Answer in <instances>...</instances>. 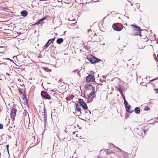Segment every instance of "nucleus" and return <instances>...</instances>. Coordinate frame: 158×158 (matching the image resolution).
I'll return each mask as SVG.
<instances>
[{
    "mask_svg": "<svg viewBox=\"0 0 158 158\" xmlns=\"http://www.w3.org/2000/svg\"><path fill=\"white\" fill-rule=\"evenodd\" d=\"M17 110L16 109L13 108L11 111L10 117L11 119L12 120H14L15 119V117L16 114Z\"/></svg>",
    "mask_w": 158,
    "mask_h": 158,
    "instance_id": "nucleus-1",
    "label": "nucleus"
},
{
    "mask_svg": "<svg viewBox=\"0 0 158 158\" xmlns=\"http://www.w3.org/2000/svg\"><path fill=\"white\" fill-rule=\"evenodd\" d=\"M140 27L135 26V29L134 30L133 34L134 35H139L140 36H141V35L140 34Z\"/></svg>",
    "mask_w": 158,
    "mask_h": 158,
    "instance_id": "nucleus-2",
    "label": "nucleus"
},
{
    "mask_svg": "<svg viewBox=\"0 0 158 158\" xmlns=\"http://www.w3.org/2000/svg\"><path fill=\"white\" fill-rule=\"evenodd\" d=\"M94 76L91 74H89L86 78V81L88 82L90 81L94 82Z\"/></svg>",
    "mask_w": 158,
    "mask_h": 158,
    "instance_id": "nucleus-3",
    "label": "nucleus"
},
{
    "mask_svg": "<svg viewBox=\"0 0 158 158\" xmlns=\"http://www.w3.org/2000/svg\"><path fill=\"white\" fill-rule=\"evenodd\" d=\"M41 95L42 97L46 99H50L51 97L49 95L47 94L45 91H42L41 92Z\"/></svg>",
    "mask_w": 158,
    "mask_h": 158,
    "instance_id": "nucleus-4",
    "label": "nucleus"
},
{
    "mask_svg": "<svg viewBox=\"0 0 158 158\" xmlns=\"http://www.w3.org/2000/svg\"><path fill=\"white\" fill-rule=\"evenodd\" d=\"M55 39V38L54 37L52 39H51L48 40L46 44L43 47V49H45V48H47L49 45L52 42H53Z\"/></svg>",
    "mask_w": 158,
    "mask_h": 158,
    "instance_id": "nucleus-5",
    "label": "nucleus"
},
{
    "mask_svg": "<svg viewBox=\"0 0 158 158\" xmlns=\"http://www.w3.org/2000/svg\"><path fill=\"white\" fill-rule=\"evenodd\" d=\"M88 59L92 63H95L99 61L98 59L94 57V56L90 58H88Z\"/></svg>",
    "mask_w": 158,
    "mask_h": 158,
    "instance_id": "nucleus-6",
    "label": "nucleus"
},
{
    "mask_svg": "<svg viewBox=\"0 0 158 158\" xmlns=\"http://www.w3.org/2000/svg\"><path fill=\"white\" fill-rule=\"evenodd\" d=\"M112 27L113 29L116 31H120L121 30V29L117 26L115 23L113 25Z\"/></svg>",
    "mask_w": 158,
    "mask_h": 158,
    "instance_id": "nucleus-7",
    "label": "nucleus"
},
{
    "mask_svg": "<svg viewBox=\"0 0 158 158\" xmlns=\"http://www.w3.org/2000/svg\"><path fill=\"white\" fill-rule=\"evenodd\" d=\"M46 19V17H44L42 19H40L35 24L39 25V24H42L43 21Z\"/></svg>",
    "mask_w": 158,
    "mask_h": 158,
    "instance_id": "nucleus-8",
    "label": "nucleus"
},
{
    "mask_svg": "<svg viewBox=\"0 0 158 158\" xmlns=\"http://www.w3.org/2000/svg\"><path fill=\"white\" fill-rule=\"evenodd\" d=\"M27 14V12L26 10H23L21 12V15L23 17L26 16Z\"/></svg>",
    "mask_w": 158,
    "mask_h": 158,
    "instance_id": "nucleus-9",
    "label": "nucleus"
},
{
    "mask_svg": "<svg viewBox=\"0 0 158 158\" xmlns=\"http://www.w3.org/2000/svg\"><path fill=\"white\" fill-rule=\"evenodd\" d=\"M94 92L92 91L90 93L88 96V98H92L94 97Z\"/></svg>",
    "mask_w": 158,
    "mask_h": 158,
    "instance_id": "nucleus-10",
    "label": "nucleus"
},
{
    "mask_svg": "<svg viewBox=\"0 0 158 158\" xmlns=\"http://www.w3.org/2000/svg\"><path fill=\"white\" fill-rule=\"evenodd\" d=\"M63 41V40L62 38H59L56 41V43L58 44H60Z\"/></svg>",
    "mask_w": 158,
    "mask_h": 158,
    "instance_id": "nucleus-11",
    "label": "nucleus"
},
{
    "mask_svg": "<svg viewBox=\"0 0 158 158\" xmlns=\"http://www.w3.org/2000/svg\"><path fill=\"white\" fill-rule=\"evenodd\" d=\"M76 110H77L79 111H80L81 110V106L80 105H78V104H76Z\"/></svg>",
    "mask_w": 158,
    "mask_h": 158,
    "instance_id": "nucleus-12",
    "label": "nucleus"
},
{
    "mask_svg": "<svg viewBox=\"0 0 158 158\" xmlns=\"http://www.w3.org/2000/svg\"><path fill=\"white\" fill-rule=\"evenodd\" d=\"M135 111L136 114L140 113V110L139 107H136L135 109Z\"/></svg>",
    "mask_w": 158,
    "mask_h": 158,
    "instance_id": "nucleus-13",
    "label": "nucleus"
},
{
    "mask_svg": "<svg viewBox=\"0 0 158 158\" xmlns=\"http://www.w3.org/2000/svg\"><path fill=\"white\" fill-rule=\"evenodd\" d=\"M131 108V106L129 105H128L127 106H126V109L127 110V111L129 112H132L131 110H130Z\"/></svg>",
    "mask_w": 158,
    "mask_h": 158,
    "instance_id": "nucleus-14",
    "label": "nucleus"
},
{
    "mask_svg": "<svg viewBox=\"0 0 158 158\" xmlns=\"http://www.w3.org/2000/svg\"><path fill=\"white\" fill-rule=\"evenodd\" d=\"M82 108L84 110H86L87 109V106L86 104L85 103L83 105H82Z\"/></svg>",
    "mask_w": 158,
    "mask_h": 158,
    "instance_id": "nucleus-15",
    "label": "nucleus"
},
{
    "mask_svg": "<svg viewBox=\"0 0 158 158\" xmlns=\"http://www.w3.org/2000/svg\"><path fill=\"white\" fill-rule=\"evenodd\" d=\"M79 102L81 106L83 105V104H84V103H85L83 100L81 99H80L79 100Z\"/></svg>",
    "mask_w": 158,
    "mask_h": 158,
    "instance_id": "nucleus-16",
    "label": "nucleus"
},
{
    "mask_svg": "<svg viewBox=\"0 0 158 158\" xmlns=\"http://www.w3.org/2000/svg\"><path fill=\"white\" fill-rule=\"evenodd\" d=\"M150 109V108L149 107V106H147V107H145L144 109V110H149Z\"/></svg>",
    "mask_w": 158,
    "mask_h": 158,
    "instance_id": "nucleus-17",
    "label": "nucleus"
},
{
    "mask_svg": "<svg viewBox=\"0 0 158 158\" xmlns=\"http://www.w3.org/2000/svg\"><path fill=\"white\" fill-rule=\"evenodd\" d=\"M124 102L126 106H128V103L126 100H125L124 101Z\"/></svg>",
    "mask_w": 158,
    "mask_h": 158,
    "instance_id": "nucleus-18",
    "label": "nucleus"
},
{
    "mask_svg": "<svg viewBox=\"0 0 158 158\" xmlns=\"http://www.w3.org/2000/svg\"><path fill=\"white\" fill-rule=\"evenodd\" d=\"M19 91L20 93L21 94H23V90L21 89H19Z\"/></svg>",
    "mask_w": 158,
    "mask_h": 158,
    "instance_id": "nucleus-19",
    "label": "nucleus"
},
{
    "mask_svg": "<svg viewBox=\"0 0 158 158\" xmlns=\"http://www.w3.org/2000/svg\"><path fill=\"white\" fill-rule=\"evenodd\" d=\"M121 94L123 97V99L124 100V101L125 100H126L125 96L123 95V93H121Z\"/></svg>",
    "mask_w": 158,
    "mask_h": 158,
    "instance_id": "nucleus-20",
    "label": "nucleus"
},
{
    "mask_svg": "<svg viewBox=\"0 0 158 158\" xmlns=\"http://www.w3.org/2000/svg\"><path fill=\"white\" fill-rule=\"evenodd\" d=\"M3 128V125L2 124H0V129H2Z\"/></svg>",
    "mask_w": 158,
    "mask_h": 158,
    "instance_id": "nucleus-21",
    "label": "nucleus"
},
{
    "mask_svg": "<svg viewBox=\"0 0 158 158\" xmlns=\"http://www.w3.org/2000/svg\"><path fill=\"white\" fill-rule=\"evenodd\" d=\"M118 90L119 91V92L121 93H123L122 92V90H121V88H119L118 89Z\"/></svg>",
    "mask_w": 158,
    "mask_h": 158,
    "instance_id": "nucleus-22",
    "label": "nucleus"
},
{
    "mask_svg": "<svg viewBox=\"0 0 158 158\" xmlns=\"http://www.w3.org/2000/svg\"><path fill=\"white\" fill-rule=\"evenodd\" d=\"M44 69L45 70V71H47V70H48V69L47 67L44 68Z\"/></svg>",
    "mask_w": 158,
    "mask_h": 158,
    "instance_id": "nucleus-23",
    "label": "nucleus"
},
{
    "mask_svg": "<svg viewBox=\"0 0 158 158\" xmlns=\"http://www.w3.org/2000/svg\"><path fill=\"white\" fill-rule=\"evenodd\" d=\"M158 79V77L156 78H155V79L152 80H151L150 81H154V80H157V79Z\"/></svg>",
    "mask_w": 158,
    "mask_h": 158,
    "instance_id": "nucleus-24",
    "label": "nucleus"
},
{
    "mask_svg": "<svg viewBox=\"0 0 158 158\" xmlns=\"http://www.w3.org/2000/svg\"><path fill=\"white\" fill-rule=\"evenodd\" d=\"M8 147H9V145H6V148H7L8 150Z\"/></svg>",
    "mask_w": 158,
    "mask_h": 158,
    "instance_id": "nucleus-25",
    "label": "nucleus"
},
{
    "mask_svg": "<svg viewBox=\"0 0 158 158\" xmlns=\"http://www.w3.org/2000/svg\"><path fill=\"white\" fill-rule=\"evenodd\" d=\"M156 93H158V88L156 89Z\"/></svg>",
    "mask_w": 158,
    "mask_h": 158,
    "instance_id": "nucleus-26",
    "label": "nucleus"
},
{
    "mask_svg": "<svg viewBox=\"0 0 158 158\" xmlns=\"http://www.w3.org/2000/svg\"><path fill=\"white\" fill-rule=\"evenodd\" d=\"M58 2H62V0H58Z\"/></svg>",
    "mask_w": 158,
    "mask_h": 158,
    "instance_id": "nucleus-27",
    "label": "nucleus"
},
{
    "mask_svg": "<svg viewBox=\"0 0 158 158\" xmlns=\"http://www.w3.org/2000/svg\"><path fill=\"white\" fill-rule=\"evenodd\" d=\"M89 112L90 114H91V112H90V110L89 111Z\"/></svg>",
    "mask_w": 158,
    "mask_h": 158,
    "instance_id": "nucleus-28",
    "label": "nucleus"
},
{
    "mask_svg": "<svg viewBox=\"0 0 158 158\" xmlns=\"http://www.w3.org/2000/svg\"><path fill=\"white\" fill-rule=\"evenodd\" d=\"M132 26H134L135 25H132Z\"/></svg>",
    "mask_w": 158,
    "mask_h": 158,
    "instance_id": "nucleus-29",
    "label": "nucleus"
},
{
    "mask_svg": "<svg viewBox=\"0 0 158 158\" xmlns=\"http://www.w3.org/2000/svg\"><path fill=\"white\" fill-rule=\"evenodd\" d=\"M93 72H94V71L92 72V71H91V73H93Z\"/></svg>",
    "mask_w": 158,
    "mask_h": 158,
    "instance_id": "nucleus-30",
    "label": "nucleus"
},
{
    "mask_svg": "<svg viewBox=\"0 0 158 158\" xmlns=\"http://www.w3.org/2000/svg\"><path fill=\"white\" fill-rule=\"evenodd\" d=\"M93 72H94V71L92 72V71H91V73H93Z\"/></svg>",
    "mask_w": 158,
    "mask_h": 158,
    "instance_id": "nucleus-31",
    "label": "nucleus"
},
{
    "mask_svg": "<svg viewBox=\"0 0 158 158\" xmlns=\"http://www.w3.org/2000/svg\"><path fill=\"white\" fill-rule=\"evenodd\" d=\"M93 72H94V71L92 72V71H91V73H93Z\"/></svg>",
    "mask_w": 158,
    "mask_h": 158,
    "instance_id": "nucleus-32",
    "label": "nucleus"
},
{
    "mask_svg": "<svg viewBox=\"0 0 158 158\" xmlns=\"http://www.w3.org/2000/svg\"><path fill=\"white\" fill-rule=\"evenodd\" d=\"M66 32V31H65L64 32V34Z\"/></svg>",
    "mask_w": 158,
    "mask_h": 158,
    "instance_id": "nucleus-33",
    "label": "nucleus"
},
{
    "mask_svg": "<svg viewBox=\"0 0 158 158\" xmlns=\"http://www.w3.org/2000/svg\"><path fill=\"white\" fill-rule=\"evenodd\" d=\"M144 132L145 133V131H144Z\"/></svg>",
    "mask_w": 158,
    "mask_h": 158,
    "instance_id": "nucleus-34",
    "label": "nucleus"
},
{
    "mask_svg": "<svg viewBox=\"0 0 158 158\" xmlns=\"http://www.w3.org/2000/svg\"><path fill=\"white\" fill-rule=\"evenodd\" d=\"M157 56H158V54H157Z\"/></svg>",
    "mask_w": 158,
    "mask_h": 158,
    "instance_id": "nucleus-35",
    "label": "nucleus"
}]
</instances>
